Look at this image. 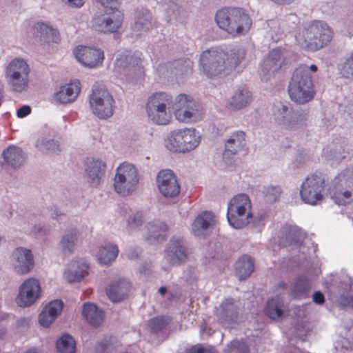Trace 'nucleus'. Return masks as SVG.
I'll list each match as a JSON object with an SVG mask.
<instances>
[{"instance_id": "obj_1", "label": "nucleus", "mask_w": 353, "mask_h": 353, "mask_svg": "<svg viewBox=\"0 0 353 353\" xmlns=\"http://www.w3.org/2000/svg\"><path fill=\"white\" fill-rule=\"evenodd\" d=\"M333 32L323 21H314L305 26L296 36L303 48L316 51L326 46L332 39Z\"/></svg>"}, {"instance_id": "obj_2", "label": "nucleus", "mask_w": 353, "mask_h": 353, "mask_svg": "<svg viewBox=\"0 0 353 353\" xmlns=\"http://www.w3.org/2000/svg\"><path fill=\"white\" fill-rule=\"evenodd\" d=\"M288 94L291 100L299 104L311 101L314 96L312 76L306 65L297 68L288 85Z\"/></svg>"}, {"instance_id": "obj_3", "label": "nucleus", "mask_w": 353, "mask_h": 353, "mask_svg": "<svg viewBox=\"0 0 353 353\" xmlns=\"http://www.w3.org/2000/svg\"><path fill=\"white\" fill-rule=\"evenodd\" d=\"M253 218L252 203L245 194H239L232 197L228 204L227 219L234 229H241L248 225Z\"/></svg>"}, {"instance_id": "obj_4", "label": "nucleus", "mask_w": 353, "mask_h": 353, "mask_svg": "<svg viewBox=\"0 0 353 353\" xmlns=\"http://www.w3.org/2000/svg\"><path fill=\"white\" fill-rule=\"evenodd\" d=\"M172 97L165 92L151 94L145 105L149 119L157 125H167L172 119Z\"/></svg>"}, {"instance_id": "obj_5", "label": "nucleus", "mask_w": 353, "mask_h": 353, "mask_svg": "<svg viewBox=\"0 0 353 353\" xmlns=\"http://www.w3.org/2000/svg\"><path fill=\"white\" fill-rule=\"evenodd\" d=\"M201 141V135L195 128H184L170 132L165 145L172 152L185 153L196 148Z\"/></svg>"}, {"instance_id": "obj_6", "label": "nucleus", "mask_w": 353, "mask_h": 353, "mask_svg": "<svg viewBox=\"0 0 353 353\" xmlns=\"http://www.w3.org/2000/svg\"><path fill=\"white\" fill-rule=\"evenodd\" d=\"M30 72L29 65L23 59L11 60L4 69L5 79L11 90L15 92L26 90L30 82Z\"/></svg>"}, {"instance_id": "obj_7", "label": "nucleus", "mask_w": 353, "mask_h": 353, "mask_svg": "<svg viewBox=\"0 0 353 353\" xmlns=\"http://www.w3.org/2000/svg\"><path fill=\"white\" fill-rule=\"evenodd\" d=\"M115 101L112 95L102 85L94 84L89 96L90 111L99 119L111 117L114 111Z\"/></svg>"}, {"instance_id": "obj_8", "label": "nucleus", "mask_w": 353, "mask_h": 353, "mask_svg": "<svg viewBox=\"0 0 353 353\" xmlns=\"http://www.w3.org/2000/svg\"><path fill=\"white\" fill-rule=\"evenodd\" d=\"M273 115L278 125L290 132L301 130L307 124V113L305 111L294 110L282 103L275 105Z\"/></svg>"}, {"instance_id": "obj_9", "label": "nucleus", "mask_w": 353, "mask_h": 353, "mask_svg": "<svg viewBox=\"0 0 353 353\" xmlns=\"http://www.w3.org/2000/svg\"><path fill=\"white\" fill-rule=\"evenodd\" d=\"M139 181L136 167L130 163L123 162L116 170L113 186L117 194L125 196L137 190Z\"/></svg>"}, {"instance_id": "obj_10", "label": "nucleus", "mask_w": 353, "mask_h": 353, "mask_svg": "<svg viewBox=\"0 0 353 353\" xmlns=\"http://www.w3.org/2000/svg\"><path fill=\"white\" fill-rule=\"evenodd\" d=\"M225 52L219 48L203 51L199 59V70L208 78H213L228 72Z\"/></svg>"}, {"instance_id": "obj_11", "label": "nucleus", "mask_w": 353, "mask_h": 353, "mask_svg": "<svg viewBox=\"0 0 353 353\" xmlns=\"http://www.w3.org/2000/svg\"><path fill=\"white\" fill-rule=\"evenodd\" d=\"M332 199L339 205L353 201V167L342 170L333 179Z\"/></svg>"}, {"instance_id": "obj_12", "label": "nucleus", "mask_w": 353, "mask_h": 353, "mask_svg": "<svg viewBox=\"0 0 353 353\" xmlns=\"http://www.w3.org/2000/svg\"><path fill=\"white\" fill-rule=\"evenodd\" d=\"M325 192V181L321 174H314L307 176L300 186L301 201L307 205H319Z\"/></svg>"}, {"instance_id": "obj_13", "label": "nucleus", "mask_w": 353, "mask_h": 353, "mask_svg": "<svg viewBox=\"0 0 353 353\" xmlns=\"http://www.w3.org/2000/svg\"><path fill=\"white\" fill-rule=\"evenodd\" d=\"M105 14L94 17L92 28L103 33H113L121 26L123 15L119 10H109Z\"/></svg>"}, {"instance_id": "obj_14", "label": "nucleus", "mask_w": 353, "mask_h": 353, "mask_svg": "<svg viewBox=\"0 0 353 353\" xmlns=\"http://www.w3.org/2000/svg\"><path fill=\"white\" fill-rule=\"evenodd\" d=\"M41 288L39 280L29 278L25 280L19 288L16 297L17 304L21 307H28L33 305L40 297Z\"/></svg>"}, {"instance_id": "obj_15", "label": "nucleus", "mask_w": 353, "mask_h": 353, "mask_svg": "<svg viewBox=\"0 0 353 353\" xmlns=\"http://www.w3.org/2000/svg\"><path fill=\"white\" fill-rule=\"evenodd\" d=\"M157 182L160 193L165 198H174L180 193L181 187L177 177L171 170L160 171Z\"/></svg>"}, {"instance_id": "obj_16", "label": "nucleus", "mask_w": 353, "mask_h": 353, "mask_svg": "<svg viewBox=\"0 0 353 353\" xmlns=\"http://www.w3.org/2000/svg\"><path fill=\"white\" fill-rule=\"evenodd\" d=\"M239 313V303L232 298L224 299L219 306L215 308V315L218 321L225 327H229L237 321Z\"/></svg>"}, {"instance_id": "obj_17", "label": "nucleus", "mask_w": 353, "mask_h": 353, "mask_svg": "<svg viewBox=\"0 0 353 353\" xmlns=\"http://www.w3.org/2000/svg\"><path fill=\"white\" fill-rule=\"evenodd\" d=\"M165 259L171 265L179 266L186 262L188 258L187 249L181 239L172 238L165 250Z\"/></svg>"}, {"instance_id": "obj_18", "label": "nucleus", "mask_w": 353, "mask_h": 353, "mask_svg": "<svg viewBox=\"0 0 353 353\" xmlns=\"http://www.w3.org/2000/svg\"><path fill=\"white\" fill-rule=\"evenodd\" d=\"M106 170L105 163L100 159H88L85 164V177L88 183L92 188H97L103 181Z\"/></svg>"}, {"instance_id": "obj_19", "label": "nucleus", "mask_w": 353, "mask_h": 353, "mask_svg": "<svg viewBox=\"0 0 353 353\" xmlns=\"http://www.w3.org/2000/svg\"><path fill=\"white\" fill-rule=\"evenodd\" d=\"M77 61L83 66L95 68L102 64L104 53L102 50L95 47L79 46L74 51Z\"/></svg>"}, {"instance_id": "obj_20", "label": "nucleus", "mask_w": 353, "mask_h": 353, "mask_svg": "<svg viewBox=\"0 0 353 353\" xmlns=\"http://www.w3.org/2000/svg\"><path fill=\"white\" fill-rule=\"evenodd\" d=\"M10 261L14 270L20 274L28 273L34 265L31 250L22 247L17 248L13 250Z\"/></svg>"}, {"instance_id": "obj_21", "label": "nucleus", "mask_w": 353, "mask_h": 353, "mask_svg": "<svg viewBox=\"0 0 353 353\" xmlns=\"http://www.w3.org/2000/svg\"><path fill=\"white\" fill-rule=\"evenodd\" d=\"M283 57L280 49H273L261 65L260 76L263 81H267L282 66Z\"/></svg>"}, {"instance_id": "obj_22", "label": "nucleus", "mask_w": 353, "mask_h": 353, "mask_svg": "<svg viewBox=\"0 0 353 353\" xmlns=\"http://www.w3.org/2000/svg\"><path fill=\"white\" fill-rule=\"evenodd\" d=\"M252 26V19L246 11L241 8L233 10V21L230 34L239 37L245 34Z\"/></svg>"}, {"instance_id": "obj_23", "label": "nucleus", "mask_w": 353, "mask_h": 353, "mask_svg": "<svg viewBox=\"0 0 353 353\" xmlns=\"http://www.w3.org/2000/svg\"><path fill=\"white\" fill-rule=\"evenodd\" d=\"M245 137L242 130L232 132L225 141L223 157L230 158L243 151L246 145Z\"/></svg>"}, {"instance_id": "obj_24", "label": "nucleus", "mask_w": 353, "mask_h": 353, "mask_svg": "<svg viewBox=\"0 0 353 353\" xmlns=\"http://www.w3.org/2000/svg\"><path fill=\"white\" fill-rule=\"evenodd\" d=\"M214 214L210 211H203L196 216L192 225V233L199 237L205 236L215 225Z\"/></svg>"}, {"instance_id": "obj_25", "label": "nucleus", "mask_w": 353, "mask_h": 353, "mask_svg": "<svg viewBox=\"0 0 353 353\" xmlns=\"http://www.w3.org/2000/svg\"><path fill=\"white\" fill-rule=\"evenodd\" d=\"M81 91V83L74 80L59 88L54 93L55 100L61 104L67 105L74 102Z\"/></svg>"}, {"instance_id": "obj_26", "label": "nucleus", "mask_w": 353, "mask_h": 353, "mask_svg": "<svg viewBox=\"0 0 353 353\" xmlns=\"http://www.w3.org/2000/svg\"><path fill=\"white\" fill-rule=\"evenodd\" d=\"M140 62L141 57L139 53H133L131 51L125 50L117 55L114 64V70L117 73L125 72L138 65Z\"/></svg>"}, {"instance_id": "obj_27", "label": "nucleus", "mask_w": 353, "mask_h": 353, "mask_svg": "<svg viewBox=\"0 0 353 353\" xmlns=\"http://www.w3.org/2000/svg\"><path fill=\"white\" fill-rule=\"evenodd\" d=\"M131 284L127 279H119L110 283L106 294L112 302H119L125 299L129 293Z\"/></svg>"}, {"instance_id": "obj_28", "label": "nucleus", "mask_w": 353, "mask_h": 353, "mask_svg": "<svg viewBox=\"0 0 353 353\" xmlns=\"http://www.w3.org/2000/svg\"><path fill=\"white\" fill-rule=\"evenodd\" d=\"M353 301V279L345 276L339 286L336 302L341 307H346Z\"/></svg>"}, {"instance_id": "obj_29", "label": "nucleus", "mask_w": 353, "mask_h": 353, "mask_svg": "<svg viewBox=\"0 0 353 353\" xmlns=\"http://www.w3.org/2000/svg\"><path fill=\"white\" fill-rule=\"evenodd\" d=\"M252 101V93L247 88H242L234 92L227 103V107L231 110H240L248 106Z\"/></svg>"}, {"instance_id": "obj_30", "label": "nucleus", "mask_w": 353, "mask_h": 353, "mask_svg": "<svg viewBox=\"0 0 353 353\" xmlns=\"http://www.w3.org/2000/svg\"><path fill=\"white\" fill-rule=\"evenodd\" d=\"M80 236L81 233L77 229L65 231L59 242V248L65 256H69L74 252Z\"/></svg>"}, {"instance_id": "obj_31", "label": "nucleus", "mask_w": 353, "mask_h": 353, "mask_svg": "<svg viewBox=\"0 0 353 353\" xmlns=\"http://www.w3.org/2000/svg\"><path fill=\"white\" fill-rule=\"evenodd\" d=\"M310 289L308 279L304 275H300L292 282L290 294L294 299H305L309 296Z\"/></svg>"}, {"instance_id": "obj_32", "label": "nucleus", "mask_w": 353, "mask_h": 353, "mask_svg": "<svg viewBox=\"0 0 353 353\" xmlns=\"http://www.w3.org/2000/svg\"><path fill=\"white\" fill-rule=\"evenodd\" d=\"M2 157L4 163L14 168L21 167L26 161V156L22 150L14 145H10L4 150Z\"/></svg>"}, {"instance_id": "obj_33", "label": "nucleus", "mask_w": 353, "mask_h": 353, "mask_svg": "<svg viewBox=\"0 0 353 353\" xmlns=\"http://www.w3.org/2000/svg\"><path fill=\"white\" fill-rule=\"evenodd\" d=\"M265 314L273 320H282L286 313V307L280 296L269 300L265 308Z\"/></svg>"}, {"instance_id": "obj_34", "label": "nucleus", "mask_w": 353, "mask_h": 353, "mask_svg": "<svg viewBox=\"0 0 353 353\" xmlns=\"http://www.w3.org/2000/svg\"><path fill=\"white\" fill-rule=\"evenodd\" d=\"M154 22L152 14L146 8H138L135 12V21L134 30L139 32H148L153 26Z\"/></svg>"}, {"instance_id": "obj_35", "label": "nucleus", "mask_w": 353, "mask_h": 353, "mask_svg": "<svg viewBox=\"0 0 353 353\" xmlns=\"http://www.w3.org/2000/svg\"><path fill=\"white\" fill-rule=\"evenodd\" d=\"M176 119L183 123H195L202 118V112L195 102L188 108L179 110L175 112Z\"/></svg>"}, {"instance_id": "obj_36", "label": "nucleus", "mask_w": 353, "mask_h": 353, "mask_svg": "<svg viewBox=\"0 0 353 353\" xmlns=\"http://www.w3.org/2000/svg\"><path fill=\"white\" fill-rule=\"evenodd\" d=\"M119 248L116 244L106 243L99 248L97 257L100 263L111 264L117 257Z\"/></svg>"}, {"instance_id": "obj_37", "label": "nucleus", "mask_w": 353, "mask_h": 353, "mask_svg": "<svg viewBox=\"0 0 353 353\" xmlns=\"http://www.w3.org/2000/svg\"><path fill=\"white\" fill-rule=\"evenodd\" d=\"M285 243L289 245L299 246L303 241L305 234L296 225H285L282 228Z\"/></svg>"}, {"instance_id": "obj_38", "label": "nucleus", "mask_w": 353, "mask_h": 353, "mask_svg": "<svg viewBox=\"0 0 353 353\" xmlns=\"http://www.w3.org/2000/svg\"><path fill=\"white\" fill-rule=\"evenodd\" d=\"M145 228L148 239L157 241H161L164 239L168 229L165 222L161 220L150 221L146 225Z\"/></svg>"}, {"instance_id": "obj_39", "label": "nucleus", "mask_w": 353, "mask_h": 353, "mask_svg": "<svg viewBox=\"0 0 353 353\" xmlns=\"http://www.w3.org/2000/svg\"><path fill=\"white\" fill-rule=\"evenodd\" d=\"M82 314L86 321L93 326L99 325L103 321V310L92 303H85Z\"/></svg>"}, {"instance_id": "obj_40", "label": "nucleus", "mask_w": 353, "mask_h": 353, "mask_svg": "<svg viewBox=\"0 0 353 353\" xmlns=\"http://www.w3.org/2000/svg\"><path fill=\"white\" fill-rule=\"evenodd\" d=\"M34 29L37 32V37L43 42L57 43L59 39L58 30L48 23H37Z\"/></svg>"}, {"instance_id": "obj_41", "label": "nucleus", "mask_w": 353, "mask_h": 353, "mask_svg": "<svg viewBox=\"0 0 353 353\" xmlns=\"http://www.w3.org/2000/svg\"><path fill=\"white\" fill-rule=\"evenodd\" d=\"M253 271L254 261L250 256L243 255L236 262L235 272L240 280L250 276Z\"/></svg>"}, {"instance_id": "obj_42", "label": "nucleus", "mask_w": 353, "mask_h": 353, "mask_svg": "<svg viewBox=\"0 0 353 353\" xmlns=\"http://www.w3.org/2000/svg\"><path fill=\"white\" fill-rule=\"evenodd\" d=\"M225 62L228 72L235 68L245 59L246 50L243 47H234L225 52Z\"/></svg>"}, {"instance_id": "obj_43", "label": "nucleus", "mask_w": 353, "mask_h": 353, "mask_svg": "<svg viewBox=\"0 0 353 353\" xmlns=\"http://www.w3.org/2000/svg\"><path fill=\"white\" fill-rule=\"evenodd\" d=\"M234 8H225L218 10L215 15L217 26L228 34L230 33Z\"/></svg>"}, {"instance_id": "obj_44", "label": "nucleus", "mask_w": 353, "mask_h": 353, "mask_svg": "<svg viewBox=\"0 0 353 353\" xmlns=\"http://www.w3.org/2000/svg\"><path fill=\"white\" fill-rule=\"evenodd\" d=\"M35 146L38 150L46 154H56L61 150L59 143L57 141L44 136H41L37 139Z\"/></svg>"}, {"instance_id": "obj_45", "label": "nucleus", "mask_w": 353, "mask_h": 353, "mask_svg": "<svg viewBox=\"0 0 353 353\" xmlns=\"http://www.w3.org/2000/svg\"><path fill=\"white\" fill-rule=\"evenodd\" d=\"M173 76L176 79L191 73L192 62L189 59H178L172 62Z\"/></svg>"}, {"instance_id": "obj_46", "label": "nucleus", "mask_w": 353, "mask_h": 353, "mask_svg": "<svg viewBox=\"0 0 353 353\" xmlns=\"http://www.w3.org/2000/svg\"><path fill=\"white\" fill-rule=\"evenodd\" d=\"M58 353H74L76 343L74 339L69 334H65L57 341Z\"/></svg>"}, {"instance_id": "obj_47", "label": "nucleus", "mask_w": 353, "mask_h": 353, "mask_svg": "<svg viewBox=\"0 0 353 353\" xmlns=\"http://www.w3.org/2000/svg\"><path fill=\"white\" fill-rule=\"evenodd\" d=\"M126 229L130 232H135L142 226L143 223V214L141 211L131 212L127 217Z\"/></svg>"}, {"instance_id": "obj_48", "label": "nucleus", "mask_w": 353, "mask_h": 353, "mask_svg": "<svg viewBox=\"0 0 353 353\" xmlns=\"http://www.w3.org/2000/svg\"><path fill=\"white\" fill-rule=\"evenodd\" d=\"M194 103V101L190 96L180 94L175 98L174 101H172L171 110H174L175 113L179 112V110L188 108Z\"/></svg>"}, {"instance_id": "obj_49", "label": "nucleus", "mask_w": 353, "mask_h": 353, "mask_svg": "<svg viewBox=\"0 0 353 353\" xmlns=\"http://www.w3.org/2000/svg\"><path fill=\"white\" fill-rule=\"evenodd\" d=\"M339 70L344 77L353 79V51L343 59Z\"/></svg>"}, {"instance_id": "obj_50", "label": "nucleus", "mask_w": 353, "mask_h": 353, "mask_svg": "<svg viewBox=\"0 0 353 353\" xmlns=\"http://www.w3.org/2000/svg\"><path fill=\"white\" fill-rule=\"evenodd\" d=\"M163 9L165 12V18L168 21L177 20L179 14L180 10L178 5L172 1H169L163 4Z\"/></svg>"}, {"instance_id": "obj_51", "label": "nucleus", "mask_w": 353, "mask_h": 353, "mask_svg": "<svg viewBox=\"0 0 353 353\" xmlns=\"http://www.w3.org/2000/svg\"><path fill=\"white\" fill-rule=\"evenodd\" d=\"M224 353H250V352L245 342L234 340L228 345Z\"/></svg>"}, {"instance_id": "obj_52", "label": "nucleus", "mask_w": 353, "mask_h": 353, "mask_svg": "<svg viewBox=\"0 0 353 353\" xmlns=\"http://www.w3.org/2000/svg\"><path fill=\"white\" fill-rule=\"evenodd\" d=\"M170 319L165 316H159L152 319L148 322V327L152 332H157L163 329Z\"/></svg>"}, {"instance_id": "obj_53", "label": "nucleus", "mask_w": 353, "mask_h": 353, "mask_svg": "<svg viewBox=\"0 0 353 353\" xmlns=\"http://www.w3.org/2000/svg\"><path fill=\"white\" fill-rule=\"evenodd\" d=\"M263 192L265 200L269 203H273L280 196L281 188L279 186H267L264 188Z\"/></svg>"}, {"instance_id": "obj_54", "label": "nucleus", "mask_w": 353, "mask_h": 353, "mask_svg": "<svg viewBox=\"0 0 353 353\" xmlns=\"http://www.w3.org/2000/svg\"><path fill=\"white\" fill-rule=\"evenodd\" d=\"M63 303L61 300L56 299L50 301L46 307L45 309L51 314V316L55 319L60 314L63 309Z\"/></svg>"}, {"instance_id": "obj_55", "label": "nucleus", "mask_w": 353, "mask_h": 353, "mask_svg": "<svg viewBox=\"0 0 353 353\" xmlns=\"http://www.w3.org/2000/svg\"><path fill=\"white\" fill-rule=\"evenodd\" d=\"M172 66V62L161 64L157 67V72L160 77L169 79L174 77Z\"/></svg>"}, {"instance_id": "obj_56", "label": "nucleus", "mask_w": 353, "mask_h": 353, "mask_svg": "<svg viewBox=\"0 0 353 353\" xmlns=\"http://www.w3.org/2000/svg\"><path fill=\"white\" fill-rule=\"evenodd\" d=\"M63 275L65 279L69 283L80 281L82 279V274H77V270L73 267V263L64 271Z\"/></svg>"}, {"instance_id": "obj_57", "label": "nucleus", "mask_w": 353, "mask_h": 353, "mask_svg": "<svg viewBox=\"0 0 353 353\" xmlns=\"http://www.w3.org/2000/svg\"><path fill=\"white\" fill-rule=\"evenodd\" d=\"M182 279L189 284L194 283L197 279L195 268L192 267L187 268L183 273Z\"/></svg>"}, {"instance_id": "obj_58", "label": "nucleus", "mask_w": 353, "mask_h": 353, "mask_svg": "<svg viewBox=\"0 0 353 353\" xmlns=\"http://www.w3.org/2000/svg\"><path fill=\"white\" fill-rule=\"evenodd\" d=\"M44 308L39 316V322L43 327H48L54 321L53 316Z\"/></svg>"}, {"instance_id": "obj_59", "label": "nucleus", "mask_w": 353, "mask_h": 353, "mask_svg": "<svg viewBox=\"0 0 353 353\" xmlns=\"http://www.w3.org/2000/svg\"><path fill=\"white\" fill-rule=\"evenodd\" d=\"M96 1L105 9V12L119 10V0H96Z\"/></svg>"}, {"instance_id": "obj_60", "label": "nucleus", "mask_w": 353, "mask_h": 353, "mask_svg": "<svg viewBox=\"0 0 353 353\" xmlns=\"http://www.w3.org/2000/svg\"><path fill=\"white\" fill-rule=\"evenodd\" d=\"M73 267L77 270V272L78 274H81L82 273V279L85 276L88 274V264L85 261L81 260L78 261H75L73 263Z\"/></svg>"}, {"instance_id": "obj_61", "label": "nucleus", "mask_w": 353, "mask_h": 353, "mask_svg": "<svg viewBox=\"0 0 353 353\" xmlns=\"http://www.w3.org/2000/svg\"><path fill=\"white\" fill-rule=\"evenodd\" d=\"M31 112V108L29 105H25L21 107L17 111V116L19 118H23L28 114H30Z\"/></svg>"}, {"instance_id": "obj_62", "label": "nucleus", "mask_w": 353, "mask_h": 353, "mask_svg": "<svg viewBox=\"0 0 353 353\" xmlns=\"http://www.w3.org/2000/svg\"><path fill=\"white\" fill-rule=\"evenodd\" d=\"M313 301L319 305H322L325 302V296L320 291H316L312 296Z\"/></svg>"}, {"instance_id": "obj_63", "label": "nucleus", "mask_w": 353, "mask_h": 353, "mask_svg": "<svg viewBox=\"0 0 353 353\" xmlns=\"http://www.w3.org/2000/svg\"><path fill=\"white\" fill-rule=\"evenodd\" d=\"M188 353H217V352L214 348L205 350L201 347H193Z\"/></svg>"}, {"instance_id": "obj_64", "label": "nucleus", "mask_w": 353, "mask_h": 353, "mask_svg": "<svg viewBox=\"0 0 353 353\" xmlns=\"http://www.w3.org/2000/svg\"><path fill=\"white\" fill-rule=\"evenodd\" d=\"M64 213L61 212L57 207L53 206L51 208V218L58 220Z\"/></svg>"}]
</instances>
